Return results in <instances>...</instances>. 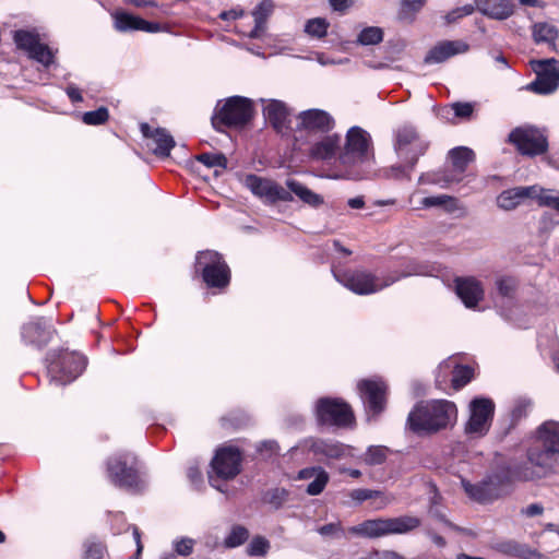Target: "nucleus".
Segmentation results:
<instances>
[{
    "mask_svg": "<svg viewBox=\"0 0 559 559\" xmlns=\"http://www.w3.org/2000/svg\"><path fill=\"white\" fill-rule=\"evenodd\" d=\"M358 390L368 413L379 415L384 409L386 385L383 381L361 380Z\"/></svg>",
    "mask_w": 559,
    "mask_h": 559,
    "instance_id": "f3484780",
    "label": "nucleus"
},
{
    "mask_svg": "<svg viewBox=\"0 0 559 559\" xmlns=\"http://www.w3.org/2000/svg\"><path fill=\"white\" fill-rule=\"evenodd\" d=\"M249 537V532L245 526L235 525L231 527L229 534L224 539L226 548H236L242 545Z\"/></svg>",
    "mask_w": 559,
    "mask_h": 559,
    "instance_id": "ea45409f",
    "label": "nucleus"
},
{
    "mask_svg": "<svg viewBox=\"0 0 559 559\" xmlns=\"http://www.w3.org/2000/svg\"><path fill=\"white\" fill-rule=\"evenodd\" d=\"M456 415L457 409L453 402H420L408 414L407 426L417 435H431L452 425L456 420Z\"/></svg>",
    "mask_w": 559,
    "mask_h": 559,
    "instance_id": "f03ea898",
    "label": "nucleus"
},
{
    "mask_svg": "<svg viewBox=\"0 0 559 559\" xmlns=\"http://www.w3.org/2000/svg\"><path fill=\"white\" fill-rule=\"evenodd\" d=\"M86 367V358L78 353H64L60 364H50L48 373L51 382L57 385H64L76 379Z\"/></svg>",
    "mask_w": 559,
    "mask_h": 559,
    "instance_id": "ddd939ff",
    "label": "nucleus"
},
{
    "mask_svg": "<svg viewBox=\"0 0 559 559\" xmlns=\"http://www.w3.org/2000/svg\"><path fill=\"white\" fill-rule=\"evenodd\" d=\"M535 189L537 190L533 195L532 199L536 200L540 206H547L551 207L555 198L557 197L552 190H546L537 185H534Z\"/></svg>",
    "mask_w": 559,
    "mask_h": 559,
    "instance_id": "09e8293b",
    "label": "nucleus"
},
{
    "mask_svg": "<svg viewBox=\"0 0 559 559\" xmlns=\"http://www.w3.org/2000/svg\"><path fill=\"white\" fill-rule=\"evenodd\" d=\"M243 185L264 202L275 203L277 201H293L290 192L273 180L257 175H247Z\"/></svg>",
    "mask_w": 559,
    "mask_h": 559,
    "instance_id": "2eb2a0df",
    "label": "nucleus"
},
{
    "mask_svg": "<svg viewBox=\"0 0 559 559\" xmlns=\"http://www.w3.org/2000/svg\"><path fill=\"white\" fill-rule=\"evenodd\" d=\"M420 524L419 518L408 514L396 518H378L352 526L349 533L366 538H380L388 535L408 534L418 528Z\"/></svg>",
    "mask_w": 559,
    "mask_h": 559,
    "instance_id": "20e7f679",
    "label": "nucleus"
},
{
    "mask_svg": "<svg viewBox=\"0 0 559 559\" xmlns=\"http://www.w3.org/2000/svg\"><path fill=\"white\" fill-rule=\"evenodd\" d=\"M106 552V546L103 543L88 539L84 544L83 559H103Z\"/></svg>",
    "mask_w": 559,
    "mask_h": 559,
    "instance_id": "c03bdc74",
    "label": "nucleus"
},
{
    "mask_svg": "<svg viewBox=\"0 0 559 559\" xmlns=\"http://www.w3.org/2000/svg\"><path fill=\"white\" fill-rule=\"evenodd\" d=\"M428 147L416 130L411 127L401 128L396 132L394 148L400 157L409 169L414 167L419 156H421Z\"/></svg>",
    "mask_w": 559,
    "mask_h": 559,
    "instance_id": "9b49d317",
    "label": "nucleus"
},
{
    "mask_svg": "<svg viewBox=\"0 0 559 559\" xmlns=\"http://www.w3.org/2000/svg\"><path fill=\"white\" fill-rule=\"evenodd\" d=\"M508 142L524 156L534 157L548 151V136L545 130L531 124L514 128L508 135Z\"/></svg>",
    "mask_w": 559,
    "mask_h": 559,
    "instance_id": "0eeeda50",
    "label": "nucleus"
},
{
    "mask_svg": "<svg viewBox=\"0 0 559 559\" xmlns=\"http://www.w3.org/2000/svg\"><path fill=\"white\" fill-rule=\"evenodd\" d=\"M258 451L261 453L265 452L266 454L272 455V454L277 453L278 444L276 441H273V440L263 441L259 444Z\"/></svg>",
    "mask_w": 559,
    "mask_h": 559,
    "instance_id": "680f3d73",
    "label": "nucleus"
},
{
    "mask_svg": "<svg viewBox=\"0 0 559 559\" xmlns=\"http://www.w3.org/2000/svg\"><path fill=\"white\" fill-rule=\"evenodd\" d=\"M187 475L192 484H199L202 479L201 472L198 466H190L188 468Z\"/></svg>",
    "mask_w": 559,
    "mask_h": 559,
    "instance_id": "338daca9",
    "label": "nucleus"
},
{
    "mask_svg": "<svg viewBox=\"0 0 559 559\" xmlns=\"http://www.w3.org/2000/svg\"><path fill=\"white\" fill-rule=\"evenodd\" d=\"M53 332L50 321L37 318L23 326L22 336L26 342L41 347L50 342Z\"/></svg>",
    "mask_w": 559,
    "mask_h": 559,
    "instance_id": "412c9836",
    "label": "nucleus"
},
{
    "mask_svg": "<svg viewBox=\"0 0 559 559\" xmlns=\"http://www.w3.org/2000/svg\"><path fill=\"white\" fill-rule=\"evenodd\" d=\"M14 41L17 48L25 50L29 58L48 68L55 64L52 49L40 41L39 35L32 31L19 29L14 33Z\"/></svg>",
    "mask_w": 559,
    "mask_h": 559,
    "instance_id": "4468645a",
    "label": "nucleus"
},
{
    "mask_svg": "<svg viewBox=\"0 0 559 559\" xmlns=\"http://www.w3.org/2000/svg\"><path fill=\"white\" fill-rule=\"evenodd\" d=\"M316 415L321 425L347 427L354 421L350 406L338 399L322 397L318 400Z\"/></svg>",
    "mask_w": 559,
    "mask_h": 559,
    "instance_id": "9d476101",
    "label": "nucleus"
},
{
    "mask_svg": "<svg viewBox=\"0 0 559 559\" xmlns=\"http://www.w3.org/2000/svg\"><path fill=\"white\" fill-rule=\"evenodd\" d=\"M455 292L467 308H475L484 298L480 282L474 277L455 278Z\"/></svg>",
    "mask_w": 559,
    "mask_h": 559,
    "instance_id": "5701e85b",
    "label": "nucleus"
},
{
    "mask_svg": "<svg viewBox=\"0 0 559 559\" xmlns=\"http://www.w3.org/2000/svg\"><path fill=\"white\" fill-rule=\"evenodd\" d=\"M274 8L275 4L272 0H262L252 10L251 14L254 20V27L248 34L250 38H261L264 35L267 20L273 14Z\"/></svg>",
    "mask_w": 559,
    "mask_h": 559,
    "instance_id": "c756f323",
    "label": "nucleus"
},
{
    "mask_svg": "<svg viewBox=\"0 0 559 559\" xmlns=\"http://www.w3.org/2000/svg\"><path fill=\"white\" fill-rule=\"evenodd\" d=\"M330 22L325 17H312L306 21L304 32L311 38L322 39L328 35Z\"/></svg>",
    "mask_w": 559,
    "mask_h": 559,
    "instance_id": "4c0bfd02",
    "label": "nucleus"
},
{
    "mask_svg": "<svg viewBox=\"0 0 559 559\" xmlns=\"http://www.w3.org/2000/svg\"><path fill=\"white\" fill-rule=\"evenodd\" d=\"M474 11H475V7L473 4H465L463 7H460V8H456L454 10L450 11L445 15V21L449 24L450 23H454L457 20L462 19L463 16H467V15L473 14Z\"/></svg>",
    "mask_w": 559,
    "mask_h": 559,
    "instance_id": "5fc2aeb1",
    "label": "nucleus"
},
{
    "mask_svg": "<svg viewBox=\"0 0 559 559\" xmlns=\"http://www.w3.org/2000/svg\"><path fill=\"white\" fill-rule=\"evenodd\" d=\"M306 447L316 456H324L328 459H340L345 453L343 444L332 440L323 439H309L306 442Z\"/></svg>",
    "mask_w": 559,
    "mask_h": 559,
    "instance_id": "7c9ffc66",
    "label": "nucleus"
},
{
    "mask_svg": "<svg viewBox=\"0 0 559 559\" xmlns=\"http://www.w3.org/2000/svg\"><path fill=\"white\" fill-rule=\"evenodd\" d=\"M269 548V542L263 537H254L248 546V554L250 556L265 555Z\"/></svg>",
    "mask_w": 559,
    "mask_h": 559,
    "instance_id": "864d4df0",
    "label": "nucleus"
},
{
    "mask_svg": "<svg viewBox=\"0 0 559 559\" xmlns=\"http://www.w3.org/2000/svg\"><path fill=\"white\" fill-rule=\"evenodd\" d=\"M253 116L252 103L249 98L233 96L224 104H217L212 124L216 130L222 127L241 128L247 124Z\"/></svg>",
    "mask_w": 559,
    "mask_h": 559,
    "instance_id": "423d86ee",
    "label": "nucleus"
},
{
    "mask_svg": "<svg viewBox=\"0 0 559 559\" xmlns=\"http://www.w3.org/2000/svg\"><path fill=\"white\" fill-rule=\"evenodd\" d=\"M532 34L537 44H554L558 37V29L548 22H538L533 25Z\"/></svg>",
    "mask_w": 559,
    "mask_h": 559,
    "instance_id": "c9c22d12",
    "label": "nucleus"
},
{
    "mask_svg": "<svg viewBox=\"0 0 559 559\" xmlns=\"http://www.w3.org/2000/svg\"><path fill=\"white\" fill-rule=\"evenodd\" d=\"M329 479V474L322 467H320L317 475L312 478V481L307 486L306 492L310 496L320 495L328 485Z\"/></svg>",
    "mask_w": 559,
    "mask_h": 559,
    "instance_id": "79ce46f5",
    "label": "nucleus"
},
{
    "mask_svg": "<svg viewBox=\"0 0 559 559\" xmlns=\"http://www.w3.org/2000/svg\"><path fill=\"white\" fill-rule=\"evenodd\" d=\"M369 559H405L402 555L393 550H378L370 555Z\"/></svg>",
    "mask_w": 559,
    "mask_h": 559,
    "instance_id": "052dcab7",
    "label": "nucleus"
},
{
    "mask_svg": "<svg viewBox=\"0 0 559 559\" xmlns=\"http://www.w3.org/2000/svg\"><path fill=\"white\" fill-rule=\"evenodd\" d=\"M536 191L532 186L507 189L497 197V205L504 211L514 210L526 199H532Z\"/></svg>",
    "mask_w": 559,
    "mask_h": 559,
    "instance_id": "bb28decb",
    "label": "nucleus"
},
{
    "mask_svg": "<svg viewBox=\"0 0 559 559\" xmlns=\"http://www.w3.org/2000/svg\"><path fill=\"white\" fill-rule=\"evenodd\" d=\"M421 205L424 207L440 206L449 213H454L460 209L457 199L447 194L426 197L421 200Z\"/></svg>",
    "mask_w": 559,
    "mask_h": 559,
    "instance_id": "e433bc0d",
    "label": "nucleus"
},
{
    "mask_svg": "<svg viewBox=\"0 0 559 559\" xmlns=\"http://www.w3.org/2000/svg\"><path fill=\"white\" fill-rule=\"evenodd\" d=\"M495 404L486 397H477L469 404L471 416L466 424V432L476 436L485 435L490 426Z\"/></svg>",
    "mask_w": 559,
    "mask_h": 559,
    "instance_id": "dca6fc26",
    "label": "nucleus"
},
{
    "mask_svg": "<svg viewBox=\"0 0 559 559\" xmlns=\"http://www.w3.org/2000/svg\"><path fill=\"white\" fill-rule=\"evenodd\" d=\"M341 147V136L329 134L314 142L309 148V156L314 160H329L333 158Z\"/></svg>",
    "mask_w": 559,
    "mask_h": 559,
    "instance_id": "c85d7f7f",
    "label": "nucleus"
},
{
    "mask_svg": "<svg viewBox=\"0 0 559 559\" xmlns=\"http://www.w3.org/2000/svg\"><path fill=\"white\" fill-rule=\"evenodd\" d=\"M544 512V508L539 503H532L522 510V513L528 518L540 515Z\"/></svg>",
    "mask_w": 559,
    "mask_h": 559,
    "instance_id": "0e129e2a",
    "label": "nucleus"
},
{
    "mask_svg": "<svg viewBox=\"0 0 559 559\" xmlns=\"http://www.w3.org/2000/svg\"><path fill=\"white\" fill-rule=\"evenodd\" d=\"M536 79L524 88L539 95H548L559 87V72H536Z\"/></svg>",
    "mask_w": 559,
    "mask_h": 559,
    "instance_id": "2f4dec72",
    "label": "nucleus"
},
{
    "mask_svg": "<svg viewBox=\"0 0 559 559\" xmlns=\"http://www.w3.org/2000/svg\"><path fill=\"white\" fill-rule=\"evenodd\" d=\"M195 542L189 537H181L174 540L173 546L177 555L189 556L192 554Z\"/></svg>",
    "mask_w": 559,
    "mask_h": 559,
    "instance_id": "3c124183",
    "label": "nucleus"
},
{
    "mask_svg": "<svg viewBox=\"0 0 559 559\" xmlns=\"http://www.w3.org/2000/svg\"><path fill=\"white\" fill-rule=\"evenodd\" d=\"M286 186L288 188L287 191H289L290 194H296L304 203L313 207H318L321 204H323V198L320 194L308 189L301 182L294 179H288L286 181Z\"/></svg>",
    "mask_w": 559,
    "mask_h": 559,
    "instance_id": "473e14b6",
    "label": "nucleus"
},
{
    "mask_svg": "<svg viewBox=\"0 0 559 559\" xmlns=\"http://www.w3.org/2000/svg\"><path fill=\"white\" fill-rule=\"evenodd\" d=\"M109 118V112L106 107H99L93 111H86L82 115V121L88 126H99L105 123Z\"/></svg>",
    "mask_w": 559,
    "mask_h": 559,
    "instance_id": "a18cd8bd",
    "label": "nucleus"
},
{
    "mask_svg": "<svg viewBox=\"0 0 559 559\" xmlns=\"http://www.w3.org/2000/svg\"><path fill=\"white\" fill-rule=\"evenodd\" d=\"M141 132L144 138L150 140L147 146L155 155L160 157L169 156L171 148L175 146V141L166 129L157 128L152 130L147 123H142Z\"/></svg>",
    "mask_w": 559,
    "mask_h": 559,
    "instance_id": "aec40b11",
    "label": "nucleus"
},
{
    "mask_svg": "<svg viewBox=\"0 0 559 559\" xmlns=\"http://www.w3.org/2000/svg\"><path fill=\"white\" fill-rule=\"evenodd\" d=\"M454 117L463 120H468L474 112V105L472 103L456 102L450 105Z\"/></svg>",
    "mask_w": 559,
    "mask_h": 559,
    "instance_id": "8fccbe9b",
    "label": "nucleus"
},
{
    "mask_svg": "<svg viewBox=\"0 0 559 559\" xmlns=\"http://www.w3.org/2000/svg\"><path fill=\"white\" fill-rule=\"evenodd\" d=\"M388 456V448L383 445H371L364 454V462L367 465H380L385 462Z\"/></svg>",
    "mask_w": 559,
    "mask_h": 559,
    "instance_id": "a19ab883",
    "label": "nucleus"
},
{
    "mask_svg": "<svg viewBox=\"0 0 559 559\" xmlns=\"http://www.w3.org/2000/svg\"><path fill=\"white\" fill-rule=\"evenodd\" d=\"M66 93L72 103H79L83 100L81 91L73 84L67 86Z\"/></svg>",
    "mask_w": 559,
    "mask_h": 559,
    "instance_id": "69168bd1",
    "label": "nucleus"
},
{
    "mask_svg": "<svg viewBox=\"0 0 559 559\" xmlns=\"http://www.w3.org/2000/svg\"><path fill=\"white\" fill-rule=\"evenodd\" d=\"M530 66L532 70H559V61L555 58L531 59Z\"/></svg>",
    "mask_w": 559,
    "mask_h": 559,
    "instance_id": "603ef678",
    "label": "nucleus"
},
{
    "mask_svg": "<svg viewBox=\"0 0 559 559\" xmlns=\"http://www.w3.org/2000/svg\"><path fill=\"white\" fill-rule=\"evenodd\" d=\"M298 128L308 132L328 133L335 124L333 117L322 109H308L298 115Z\"/></svg>",
    "mask_w": 559,
    "mask_h": 559,
    "instance_id": "6ab92c4d",
    "label": "nucleus"
},
{
    "mask_svg": "<svg viewBox=\"0 0 559 559\" xmlns=\"http://www.w3.org/2000/svg\"><path fill=\"white\" fill-rule=\"evenodd\" d=\"M288 498V491L285 488H273L264 496V501L275 509L281 508Z\"/></svg>",
    "mask_w": 559,
    "mask_h": 559,
    "instance_id": "49530a36",
    "label": "nucleus"
},
{
    "mask_svg": "<svg viewBox=\"0 0 559 559\" xmlns=\"http://www.w3.org/2000/svg\"><path fill=\"white\" fill-rule=\"evenodd\" d=\"M344 287L357 295H370L392 285L397 278L386 276L380 278L365 270L347 271L334 275Z\"/></svg>",
    "mask_w": 559,
    "mask_h": 559,
    "instance_id": "6e6552de",
    "label": "nucleus"
},
{
    "mask_svg": "<svg viewBox=\"0 0 559 559\" xmlns=\"http://www.w3.org/2000/svg\"><path fill=\"white\" fill-rule=\"evenodd\" d=\"M114 21L115 28L119 32L144 31L147 33H155L159 29L158 24L147 22L139 16L126 12L115 13Z\"/></svg>",
    "mask_w": 559,
    "mask_h": 559,
    "instance_id": "cd10ccee",
    "label": "nucleus"
},
{
    "mask_svg": "<svg viewBox=\"0 0 559 559\" xmlns=\"http://www.w3.org/2000/svg\"><path fill=\"white\" fill-rule=\"evenodd\" d=\"M426 3V0H403L402 5L404 9L412 11V12H418L424 4Z\"/></svg>",
    "mask_w": 559,
    "mask_h": 559,
    "instance_id": "e2e57ef3",
    "label": "nucleus"
},
{
    "mask_svg": "<svg viewBox=\"0 0 559 559\" xmlns=\"http://www.w3.org/2000/svg\"><path fill=\"white\" fill-rule=\"evenodd\" d=\"M373 156L370 134L360 127H352L346 133V142L337 162L344 174L335 178L358 180L365 176L362 166Z\"/></svg>",
    "mask_w": 559,
    "mask_h": 559,
    "instance_id": "7ed1b4c3",
    "label": "nucleus"
},
{
    "mask_svg": "<svg viewBox=\"0 0 559 559\" xmlns=\"http://www.w3.org/2000/svg\"><path fill=\"white\" fill-rule=\"evenodd\" d=\"M491 548L501 555L519 559H544V556L537 549L514 539L498 540L492 544Z\"/></svg>",
    "mask_w": 559,
    "mask_h": 559,
    "instance_id": "b1692460",
    "label": "nucleus"
},
{
    "mask_svg": "<svg viewBox=\"0 0 559 559\" xmlns=\"http://www.w3.org/2000/svg\"><path fill=\"white\" fill-rule=\"evenodd\" d=\"M475 10L493 20L503 21L513 14V0H475Z\"/></svg>",
    "mask_w": 559,
    "mask_h": 559,
    "instance_id": "393cba45",
    "label": "nucleus"
},
{
    "mask_svg": "<svg viewBox=\"0 0 559 559\" xmlns=\"http://www.w3.org/2000/svg\"><path fill=\"white\" fill-rule=\"evenodd\" d=\"M240 463L241 454L237 449L224 448L218 450L211 463L216 474V477L209 476L211 486L223 491V488L217 484V478L231 479L236 477L240 473Z\"/></svg>",
    "mask_w": 559,
    "mask_h": 559,
    "instance_id": "f8f14e48",
    "label": "nucleus"
},
{
    "mask_svg": "<svg viewBox=\"0 0 559 559\" xmlns=\"http://www.w3.org/2000/svg\"><path fill=\"white\" fill-rule=\"evenodd\" d=\"M243 15H245L243 9H241L240 7H236L230 10L223 11L219 14V19H222L224 21H235V20L242 17Z\"/></svg>",
    "mask_w": 559,
    "mask_h": 559,
    "instance_id": "13d9d810",
    "label": "nucleus"
},
{
    "mask_svg": "<svg viewBox=\"0 0 559 559\" xmlns=\"http://www.w3.org/2000/svg\"><path fill=\"white\" fill-rule=\"evenodd\" d=\"M381 496H382L381 491L365 489V488L354 489L349 492V497L358 503H361L368 499L381 497Z\"/></svg>",
    "mask_w": 559,
    "mask_h": 559,
    "instance_id": "6e6d98bb",
    "label": "nucleus"
},
{
    "mask_svg": "<svg viewBox=\"0 0 559 559\" xmlns=\"http://www.w3.org/2000/svg\"><path fill=\"white\" fill-rule=\"evenodd\" d=\"M263 116L277 132L289 129V110L283 102L269 100L263 108Z\"/></svg>",
    "mask_w": 559,
    "mask_h": 559,
    "instance_id": "a878e982",
    "label": "nucleus"
},
{
    "mask_svg": "<svg viewBox=\"0 0 559 559\" xmlns=\"http://www.w3.org/2000/svg\"><path fill=\"white\" fill-rule=\"evenodd\" d=\"M462 486L467 496L477 502L485 503L493 500V492L490 491L491 489H488L484 479L477 484H471L469 481L462 480Z\"/></svg>",
    "mask_w": 559,
    "mask_h": 559,
    "instance_id": "72a5a7b5",
    "label": "nucleus"
},
{
    "mask_svg": "<svg viewBox=\"0 0 559 559\" xmlns=\"http://www.w3.org/2000/svg\"><path fill=\"white\" fill-rule=\"evenodd\" d=\"M453 168L459 173H464L468 164L475 158L474 152L466 146H459L449 152Z\"/></svg>",
    "mask_w": 559,
    "mask_h": 559,
    "instance_id": "f704fd0d",
    "label": "nucleus"
},
{
    "mask_svg": "<svg viewBox=\"0 0 559 559\" xmlns=\"http://www.w3.org/2000/svg\"><path fill=\"white\" fill-rule=\"evenodd\" d=\"M355 0H329V4L333 11L344 13L354 5Z\"/></svg>",
    "mask_w": 559,
    "mask_h": 559,
    "instance_id": "bf43d9fd",
    "label": "nucleus"
},
{
    "mask_svg": "<svg viewBox=\"0 0 559 559\" xmlns=\"http://www.w3.org/2000/svg\"><path fill=\"white\" fill-rule=\"evenodd\" d=\"M320 467H307L298 472V478L299 479H312Z\"/></svg>",
    "mask_w": 559,
    "mask_h": 559,
    "instance_id": "774afa93",
    "label": "nucleus"
},
{
    "mask_svg": "<svg viewBox=\"0 0 559 559\" xmlns=\"http://www.w3.org/2000/svg\"><path fill=\"white\" fill-rule=\"evenodd\" d=\"M468 50V45L463 40H443L435 45L425 56V63H440L456 55Z\"/></svg>",
    "mask_w": 559,
    "mask_h": 559,
    "instance_id": "4be33fe9",
    "label": "nucleus"
},
{
    "mask_svg": "<svg viewBox=\"0 0 559 559\" xmlns=\"http://www.w3.org/2000/svg\"><path fill=\"white\" fill-rule=\"evenodd\" d=\"M197 266L201 269L203 281L209 287L223 288L228 285L229 267L218 252L212 250L199 252Z\"/></svg>",
    "mask_w": 559,
    "mask_h": 559,
    "instance_id": "1a4fd4ad",
    "label": "nucleus"
},
{
    "mask_svg": "<svg viewBox=\"0 0 559 559\" xmlns=\"http://www.w3.org/2000/svg\"><path fill=\"white\" fill-rule=\"evenodd\" d=\"M449 374H452V386L455 390H460L472 380L474 370L468 366L456 365L451 359L444 360L438 366L436 383L442 386L447 382Z\"/></svg>",
    "mask_w": 559,
    "mask_h": 559,
    "instance_id": "a211bd4d",
    "label": "nucleus"
},
{
    "mask_svg": "<svg viewBox=\"0 0 559 559\" xmlns=\"http://www.w3.org/2000/svg\"><path fill=\"white\" fill-rule=\"evenodd\" d=\"M107 476L115 486L128 491H140L144 487L136 460L131 453L110 456L107 461Z\"/></svg>",
    "mask_w": 559,
    "mask_h": 559,
    "instance_id": "39448f33",
    "label": "nucleus"
},
{
    "mask_svg": "<svg viewBox=\"0 0 559 559\" xmlns=\"http://www.w3.org/2000/svg\"><path fill=\"white\" fill-rule=\"evenodd\" d=\"M518 283L511 276H501L496 281V287L502 297H512L515 293Z\"/></svg>",
    "mask_w": 559,
    "mask_h": 559,
    "instance_id": "de8ad7c7",
    "label": "nucleus"
},
{
    "mask_svg": "<svg viewBox=\"0 0 559 559\" xmlns=\"http://www.w3.org/2000/svg\"><path fill=\"white\" fill-rule=\"evenodd\" d=\"M318 533L322 536H342L343 530L340 523H329L318 528Z\"/></svg>",
    "mask_w": 559,
    "mask_h": 559,
    "instance_id": "4d7b16f0",
    "label": "nucleus"
},
{
    "mask_svg": "<svg viewBox=\"0 0 559 559\" xmlns=\"http://www.w3.org/2000/svg\"><path fill=\"white\" fill-rule=\"evenodd\" d=\"M527 463L514 466H501L484 480L499 498L504 489L514 481H531L545 478L559 468V423L546 421L537 429V438L526 453Z\"/></svg>",
    "mask_w": 559,
    "mask_h": 559,
    "instance_id": "f257e3e1",
    "label": "nucleus"
},
{
    "mask_svg": "<svg viewBox=\"0 0 559 559\" xmlns=\"http://www.w3.org/2000/svg\"><path fill=\"white\" fill-rule=\"evenodd\" d=\"M195 159L209 168L221 167L222 169L227 168V158L222 153H203L195 157Z\"/></svg>",
    "mask_w": 559,
    "mask_h": 559,
    "instance_id": "37998d69",
    "label": "nucleus"
},
{
    "mask_svg": "<svg viewBox=\"0 0 559 559\" xmlns=\"http://www.w3.org/2000/svg\"><path fill=\"white\" fill-rule=\"evenodd\" d=\"M384 32L379 26H366L356 37V44L360 46H373L383 40Z\"/></svg>",
    "mask_w": 559,
    "mask_h": 559,
    "instance_id": "58836bf2",
    "label": "nucleus"
}]
</instances>
